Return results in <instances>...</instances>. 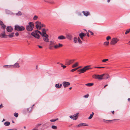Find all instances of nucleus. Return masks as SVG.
I'll return each instance as SVG.
<instances>
[{
    "instance_id": "f257e3e1",
    "label": "nucleus",
    "mask_w": 130,
    "mask_h": 130,
    "mask_svg": "<svg viewBox=\"0 0 130 130\" xmlns=\"http://www.w3.org/2000/svg\"><path fill=\"white\" fill-rule=\"evenodd\" d=\"M34 27V25L32 22H29L28 23V25L26 26V29L28 31H32Z\"/></svg>"
},
{
    "instance_id": "a19ab883",
    "label": "nucleus",
    "mask_w": 130,
    "mask_h": 130,
    "mask_svg": "<svg viewBox=\"0 0 130 130\" xmlns=\"http://www.w3.org/2000/svg\"><path fill=\"white\" fill-rule=\"evenodd\" d=\"M36 31H37V32L38 33V34L39 33L42 36H43V35H42V32H41L40 31H38V30H36Z\"/></svg>"
},
{
    "instance_id": "79ce46f5",
    "label": "nucleus",
    "mask_w": 130,
    "mask_h": 130,
    "mask_svg": "<svg viewBox=\"0 0 130 130\" xmlns=\"http://www.w3.org/2000/svg\"><path fill=\"white\" fill-rule=\"evenodd\" d=\"M60 64L61 65V66L63 67V69H64L66 67V66H65L63 65L62 63H60Z\"/></svg>"
},
{
    "instance_id": "f03ea898",
    "label": "nucleus",
    "mask_w": 130,
    "mask_h": 130,
    "mask_svg": "<svg viewBox=\"0 0 130 130\" xmlns=\"http://www.w3.org/2000/svg\"><path fill=\"white\" fill-rule=\"evenodd\" d=\"M14 29L17 31H22L25 29V28L23 26H20L19 25H16L14 26Z\"/></svg>"
},
{
    "instance_id": "ddd939ff",
    "label": "nucleus",
    "mask_w": 130,
    "mask_h": 130,
    "mask_svg": "<svg viewBox=\"0 0 130 130\" xmlns=\"http://www.w3.org/2000/svg\"><path fill=\"white\" fill-rule=\"evenodd\" d=\"M103 79H107L110 77L109 75L107 74H103Z\"/></svg>"
},
{
    "instance_id": "dca6fc26",
    "label": "nucleus",
    "mask_w": 130,
    "mask_h": 130,
    "mask_svg": "<svg viewBox=\"0 0 130 130\" xmlns=\"http://www.w3.org/2000/svg\"><path fill=\"white\" fill-rule=\"evenodd\" d=\"M82 12L83 13L84 15L86 17L88 16L89 15H90V12L89 11H83Z\"/></svg>"
},
{
    "instance_id": "412c9836",
    "label": "nucleus",
    "mask_w": 130,
    "mask_h": 130,
    "mask_svg": "<svg viewBox=\"0 0 130 130\" xmlns=\"http://www.w3.org/2000/svg\"><path fill=\"white\" fill-rule=\"evenodd\" d=\"M73 63L72 60H71L66 61V64L69 65Z\"/></svg>"
},
{
    "instance_id": "4be33fe9",
    "label": "nucleus",
    "mask_w": 130,
    "mask_h": 130,
    "mask_svg": "<svg viewBox=\"0 0 130 130\" xmlns=\"http://www.w3.org/2000/svg\"><path fill=\"white\" fill-rule=\"evenodd\" d=\"M55 43H56V42L54 41H50V44L49 45L53 46L55 44Z\"/></svg>"
},
{
    "instance_id": "aec40b11",
    "label": "nucleus",
    "mask_w": 130,
    "mask_h": 130,
    "mask_svg": "<svg viewBox=\"0 0 130 130\" xmlns=\"http://www.w3.org/2000/svg\"><path fill=\"white\" fill-rule=\"evenodd\" d=\"M88 125L86 123H82L79 124L77 126L78 127H79L81 126H87Z\"/></svg>"
},
{
    "instance_id": "393cba45",
    "label": "nucleus",
    "mask_w": 130,
    "mask_h": 130,
    "mask_svg": "<svg viewBox=\"0 0 130 130\" xmlns=\"http://www.w3.org/2000/svg\"><path fill=\"white\" fill-rule=\"evenodd\" d=\"M6 36L5 34L1 33L0 34V37L2 38H5V37Z\"/></svg>"
},
{
    "instance_id": "6e6552de",
    "label": "nucleus",
    "mask_w": 130,
    "mask_h": 130,
    "mask_svg": "<svg viewBox=\"0 0 130 130\" xmlns=\"http://www.w3.org/2000/svg\"><path fill=\"white\" fill-rule=\"evenodd\" d=\"M44 36H42L43 37V39L44 41L46 42H48L49 41L48 39V36L47 34H45L44 35Z\"/></svg>"
},
{
    "instance_id": "5701e85b",
    "label": "nucleus",
    "mask_w": 130,
    "mask_h": 130,
    "mask_svg": "<svg viewBox=\"0 0 130 130\" xmlns=\"http://www.w3.org/2000/svg\"><path fill=\"white\" fill-rule=\"evenodd\" d=\"M34 105H33L32 107H29V108H28L27 109V110L28 112H30L32 110V107L33 106H34Z\"/></svg>"
},
{
    "instance_id": "c85d7f7f",
    "label": "nucleus",
    "mask_w": 130,
    "mask_h": 130,
    "mask_svg": "<svg viewBox=\"0 0 130 130\" xmlns=\"http://www.w3.org/2000/svg\"><path fill=\"white\" fill-rule=\"evenodd\" d=\"M14 32H12L11 33V34H9L8 36L10 38H12L14 36Z\"/></svg>"
},
{
    "instance_id": "a878e982",
    "label": "nucleus",
    "mask_w": 130,
    "mask_h": 130,
    "mask_svg": "<svg viewBox=\"0 0 130 130\" xmlns=\"http://www.w3.org/2000/svg\"><path fill=\"white\" fill-rule=\"evenodd\" d=\"M80 38L78 37L77 38L79 44H81L82 43V42L80 39Z\"/></svg>"
},
{
    "instance_id": "423d86ee",
    "label": "nucleus",
    "mask_w": 130,
    "mask_h": 130,
    "mask_svg": "<svg viewBox=\"0 0 130 130\" xmlns=\"http://www.w3.org/2000/svg\"><path fill=\"white\" fill-rule=\"evenodd\" d=\"M90 65L86 66L85 67L83 68L80 69V71H81L82 72L84 73L87 70L91 69V68H90Z\"/></svg>"
},
{
    "instance_id": "58836bf2",
    "label": "nucleus",
    "mask_w": 130,
    "mask_h": 130,
    "mask_svg": "<svg viewBox=\"0 0 130 130\" xmlns=\"http://www.w3.org/2000/svg\"><path fill=\"white\" fill-rule=\"evenodd\" d=\"M14 116L16 117H17L18 116V113H14Z\"/></svg>"
},
{
    "instance_id": "9d476101",
    "label": "nucleus",
    "mask_w": 130,
    "mask_h": 130,
    "mask_svg": "<svg viewBox=\"0 0 130 130\" xmlns=\"http://www.w3.org/2000/svg\"><path fill=\"white\" fill-rule=\"evenodd\" d=\"M70 84V83L64 81L62 83V85L64 88L67 87Z\"/></svg>"
},
{
    "instance_id": "09e8293b",
    "label": "nucleus",
    "mask_w": 130,
    "mask_h": 130,
    "mask_svg": "<svg viewBox=\"0 0 130 130\" xmlns=\"http://www.w3.org/2000/svg\"><path fill=\"white\" fill-rule=\"evenodd\" d=\"M108 59H103L102 60V61L103 62H105L108 60Z\"/></svg>"
},
{
    "instance_id": "4468645a",
    "label": "nucleus",
    "mask_w": 130,
    "mask_h": 130,
    "mask_svg": "<svg viewBox=\"0 0 130 130\" xmlns=\"http://www.w3.org/2000/svg\"><path fill=\"white\" fill-rule=\"evenodd\" d=\"M63 46V45L60 43H59L58 44H56L54 46L55 48L56 49L58 48L61 47Z\"/></svg>"
},
{
    "instance_id": "7c9ffc66",
    "label": "nucleus",
    "mask_w": 130,
    "mask_h": 130,
    "mask_svg": "<svg viewBox=\"0 0 130 130\" xmlns=\"http://www.w3.org/2000/svg\"><path fill=\"white\" fill-rule=\"evenodd\" d=\"M15 15L17 16H21L22 15V13L21 11H19L18 13H16Z\"/></svg>"
},
{
    "instance_id": "774afa93",
    "label": "nucleus",
    "mask_w": 130,
    "mask_h": 130,
    "mask_svg": "<svg viewBox=\"0 0 130 130\" xmlns=\"http://www.w3.org/2000/svg\"><path fill=\"white\" fill-rule=\"evenodd\" d=\"M128 100L129 101H130V98H128Z\"/></svg>"
},
{
    "instance_id": "3c124183",
    "label": "nucleus",
    "mask_w": 130,
    "mask_h": 130,
    "mask_svg": "<svg viewBox=\"0 0 130 130\" xmlns=\"http://www.w3.org/2000/svg\"><path fill=\"white\" fill-rule=\"evenodd\" d=\"M111 38L110 36H108L106 38V39L107 40H109Z\"/></svg>"
},
{
    "instance_id": "49530a36",
    "label": "nucleus",
    "mask_w": 130,
    "mask_h": 130,
    "mask_svg": "<svg viewBox=\"0 0 130 130\" xmlns=\"http://www.w3.org/2000/svg\"><path fill=\"white\" fill-rule=\"evenodd\" d=\"M129 32V31L128 30V29H127L125 32V35L127 34Z\"/></svg>"
},
{
    "instance_id": "2eb2a0df",
    "label": "nucleus",
    "mask_w": 130,
    "mask_h": 130,
    "mask_svg": "<svg viewBox=\"0 0 130 130\" xmlns=\"http://www.w3.org/2000/svg\"><path fill=\"white\" fill-rule=\"evenodd\" d=\"M6 29L8 32H10L12 31L13 28L11 26H8L6 28Z\"/></svg>"
},
{
    "instance_id": "37998d69",
    "label": "nucleus",
    "mask_w": 130,
    "mask_h": 130,
    "mask_svg": "<svg viewBox=\"0 0 130 130\" xmlns=\"http://www.w3.org/2000/svg\"><path fill=\"white\" fill-rule=\"evenodd\" d=\"M78 69V68H76L74 69H72L71 70V71L73 72H74V71H75V70H77V69Z\"/></svg>"
},
{
    "instance_id": "69168bd1",
    "label": "nucleus",
    "mask_w": 130,
    "mask_h": 130,
    "mask_svg": "<svg viewBox=\"0 0 130 130\" xmlns=\"http://www.w3.org/2000/svg\"><path fill=\"white\" fill-rule=\"evenodd\" d=\"M108 86V85L107 84L106 85H105L104 87V88H105L106 86Z\"/></svg>"
},
{
    "instance_id": "c03bdc74",
    "label": "nucleus",
    "mask_w": 130,
    "mask_h": 130,
    "mask_svg": "<svg viewBox=\"0 0 130 130\" xmlns=\"http://www.w3.org/2000/svg\"><path fill=\"white\" fill-rule=\"evenodd\" d=\"M2 28H3L4 30H5V28H6V26L5 25H4V24H3V25H2Z\"/></svg>"
},
{
    "instance_id": "864d4df0",
    "label": "nucleus",
    "mask_w": 130,
    "mask_h": 130,
    "mask_svg": "<svg viewBox=\"0 0 130 130\" xmlns=\"http://www.w3.org/2000/svg\"><path fill=\"white\" fill-rule=\"evenodd\" d=\"M89 96V95L88 94H87L84 96V97L85 98H88Z\"/></svg>"
},
{
    "instance_id": "5fc2aeb1",
    "label": "nucleus",
    "mask_w": 130,
    "mask_h": 130,
    "mask_svg": "<svg viewBox=\"0 0 130 130\" xmlns=\"http://www.w3.org/2000/svg\"><path fill=\"white\" fill-rule=\"evenodd\" d=\"M4 24L3 22L1 21H0V25H2Z\"/></svg>"
},
{
    "instance_id": "72a5a7b5",
    "label": "nucleus",
    "mask_w": 130,
    "mask_h": 130,
    "mask_svg": "<svg viewBox=\"0 0 130 130\" xmlns=\"http://www.w3.org/2000/svg\"><path fill=\"white\" fill-rule=\"evenodd\" d=\"M116 120V119H113V120H106L105 119H104L103 121L104 122H107V121L110 122V121H112L115 120Z\"/></svg>"
},
{
    "instance_id": "1a4fd4ad",
    "label": "nucleus",
    "mask_w": 130,
    "mask_h": 130,
    "mask_svg": "<svg viewBox=\"0 0 130 130\" xmlns=\"http://www.w3.org/2000/svg\"><path fill=\"white\" fill-rule=\"evenodd\" d=\"M78 113L75 114L73 116H70L69 117L70 118L76 120L78 117Z\"/></svg>"
},
{
    "instance_id": "8fccbe9b",
    "label": "nucleus",
    "mask_w": 130,
    "mask_h": 130,
    "mask_svg": "<svg viewBox=\"0 0 130 130\" xmlns=\"http://www.w3.org/2000/svg\"><path fill=\"white\" fill-rule=\"evenodd\" d=\"M53 46L50 45H49V48L50 50H52L53 49Z\"/></svg>"
},
{
    "instance_id": "e433bc0d",
    "label": "nucleus",
    "mask_w": 130,
    "mask_h": 130,
    "mask_svg": "<svg viewBox=\"0 0 130 130\" xmlns=\"http://www.w3.org/2000/svg\"><path fill=\"white\" fill-rule=\"evenodd\" d=\"M52 128L54 129H56L57 128V127L55 125H52Z\"/></svg>"
},
{
    "instance_id": "cd10ccee",
    "label": "nucleus",
    "mask_w": 130,
    "mask_h": 130,
    "mask_svg": "<svg viewBox=\"0 0 130 130\" xmlns=\"http://www.w3.org/2000/svg\"><path fill=\"white\" fill-rule=\"evenodd\" d=\"M10 124V123L9 122L6 121L5 122L4 125L6 126H9Z\"/></svg>"
},
{
    "instance_id": "39448f33",
    "label": "nucleus",
    "mask_w": 130,
    "mask_h": 130,
    "mask_svg": "<svg viewBox=\"0 0 130 130\" xmlns=\"http://www.w3.org/2000/svg\"><path fill=\"white\" fill-rule=\"evenodd\" d=\"M31 35L32 36L37 39H39L40 37L39 35V34H38L36 30L32 32L31 33Z\"/></svg>"
},
{
    "instance_id": "473e14b6",
    "label": "nucleus",
    "mask_w": 130,
    "mask_h": 130,
    "mask_svg": "<svg viewBox=\"0 0 130 130\" xmlns=\"http://www.w3.org/2000/svg\"><path fill=\"white\" fill-rule=\"evenodd\" d=\"M94 113L93 112H92V113L90 114V116L88 117V119H90L92 118L93 115H94Z\"/></svg>"
},
{
    "instance_id": "a18cd8bd",
    "label": "nucleus",
    "mask_w": 130,
    "mask_h": 130,
    "mask_svg": "<svg viewBox=\"0 0 130 130\" xmlns=\"http://www.w3.org/2000/svg\"><path fill=\"white\" fill-rule=\"evenodd\" d=\"M109 43V42H105L104 43V44L106 45H108Z\"/></svg>"
},
{
    "instance_id": "bb28decb",
    "label": "nucleus",
    "mask_w": 130,
    "mask_h": 130,
    "mask_svg": "<svg viewBox=\"0 0 130 130\" xmlns=\"http://www.w3.org/2000/svg\"><path fill=\"white\" fill-rule=\"evenodd\" d=\"M14 66V67H16V68H19L20 67V66L19 64L18 63H15Z\"/></svg>"
},
{
    "instance_id": "603ef678",
    "label": "nucleus",
    "mask_w": 130,
    "mask_h": 130,
    "mask_svg": "<svg viewBox=\"0 0 130 130\" xmlns=\"http://www.w3.org/2000/svg\"><path fill=\"white\" fill-rule=\"evenodd\" d=\"M104 68L105 67H95V68Z\"/></svg>"
},
{
    "instance_id": "de8ad7c7",
    "label": "nucleus",
    "mask_w": 130,
    "mask_h": 130,
    "mask_svg": "<svg viewBox=\"0 0 130 130\" xmlns=\"http://www.w3.org/2000/svg\"><path fill=\"white\" fill-rule=\"evenodd\" d=\"M88 32H89L90 34L91 35H94V34L93 32L92 31L90 30H88Z\"/></svg>"
},
{
    "instance_id": "13d9d810",
    "label": "nucleus",
    "mask_w": 130,
    "mask_h": 130,
    "mask_svg": "<svg viewBox=\"0 0 130 130\" xmlns=\"http://www.w3.org/2000/svg\"><path fill=\"white\" fill-rule=\"evenodd\" d=\"M86 34H87V36L88 37H89V33L88 32H87Z\"/></svg>"
},
{
    "instance_id": "f704fd0d",
    "label": "nucleus",
    "mask_w": 130,
    "mask_h": 130,
    "mask_svg": "<svg viewBox=\"0 0 130 130\" xmlns=\"http://www.w3.org/2000/svg\"><path fill=\"white\" fill-rule=\"evenodd\" d=\"M78 66V63L76 62L72 66V67L73 68H74L75 67L77 66Z\"/></svg>"
},
{
    "instance_id": "ea45409f",
    "label": "nucleus",
    "mask_w": 130,
    "mask_h": 130,
    "mask_svg": "<svg viewBox=\"0 0 130 130\" xmlns=\"http://www.w3.org/2000/svg\"><path fill=\"white\" fill-rule=\"evenodd\" d=\"M38 18V16L35 15L34 16L33 18V19L35 20H36Z\"/></svg>"
},
{
    "instance_id": "680f3d73",
    "label": "nucleus",
    "mask_w": 130,
    "mask_h": 130,
    "mask_svg": "<svg viewBox=\"0 0 130 130\" xmlns=\"http://www.w3.org/2000/svg\"><path fill=\"white\" fill-rule=\"evenodd\" d=\"M2 34H5V30H4V31H3L2 32Z\"/></svg>"
},
{
    "instance_id": "7ed1b4c3",
    "label": "nucleus",
    "mask_w": 130,
    "mask_h": 130,
    "mask_svg": "<svg viewBox=\"0 0 130 130\" xmlns=\"http://www.w3.org/2000/svg\"><path fill=\"white\" fill-rule=\"evenodd\" d=\"M36 24L37 28L39 30L41 29L42 27L45 26V25L44 24H41L40 22L38 21L36 22Z\"/></svg>"
},
{
    "instance_id": "c756f323",
    "label": "nucleus",
    "mask_w": 130,
    "mask_h": 130,
    "mask_svg": "<svg viewBox=\"0 0 130 130\" xmlns=\"http://www.w3.org/2000/svg\"><path fill=\"white\" fill-rule=\"evenodd\" d=\"M77 38L76 37H75L73 38V42L75 43H77Z\"/></svg>"
},
{
    "instance_id": "c9c22d12",
    "label": "nucleus",
    "mask_w": 130,
    "mask_h": 130,
    "mask_svg": "<svg viewBox=\"0 0 130 130\" xmlns=\"http://www.w3.org/2000/svg\"><path fill=\"white\" fill-rule=\"evenodd\" d=\"M77 15L78 16H81L82 15V14L81 12H78L76 13Z\"/></svg>"
},
{
    "instance_id": "a211bd4d",
    "label": "nucleus",
    "mask_w": 130,
    "mask_h": 130,
    "mask_svg": "<svg viewBox=\"0 0 130 130\" xmlns=\"http://www.w3.org/2000/svg\"><path fill=\"white\" fill-rule=\"evenodd\" d=\"M58 38L59 40H63L66 39V38L63 35H61L58 37Z\"/></svg>"
},
{
    "instance_id": "20e7f679",
    "label": "nucleus",
    "mask_w": 130,
    "mask_h": 130,
    "mask_svg": "<svg viewBox=\"0 0 130 130\" xmlns=\"http://www.w3.org/2000/svg\"><path fill=\"white\" fill-rule=\"evenodd\" d=\"M104 74H102L101 75L94 74L93 75L92 77L95 79H98L99 80H102L103 79V75Z\"/></svg>"
},
{
    "instance_id": "338daca9",
    "label": "nucleus",
    "mask_w": 130,
    "mask_h": 130,
    "mask_svg": "<svg viewBox=\"0 0 130 130\" xmlns=\"http://www.w3.org/2000/svg\"><path fill=\"white\" fill-rule=\"evenodd\" d=\"M5 121V120L4 119H3V121H2V122Z\"/></svg>"
},
{
    "instance_id": "b1692460",
    "label": "nucleus",
    "mask_w": 130,
    "mask_h": 130,
    "mask_svg": "<svg viewBox=\"0 0 130 130\" xmlns=\"http://www.w3.org/2000/svg\"><path fill=\"white\" fill-rule=\"evenodd\" d=\"M42 34L43 35V36H44V35L47 34L46 33L45 30L44 28H43L42 29Z\"/></svg>"
},
{
    "instance_id": "f3484780",
    "label": "nucleus",
    "mask_w": 130,
    "mask_h": 130,
    "mask_svg": "<svg viewBox=\"0 0 130 130\" xmlns=\"http://www.w3.org/2000/svg\"><path fill=\"white\" fill-rule=\"evenodd\" d=\"M4 68H13L14 66L12 65H4L3 66Z\"/></svg>"
},
{
    "instance_id": "9b49d317",
    "label": "nucleus",
    "mask_w": 130,
    "mask_h": 130,
    "mask_svg": "<svg viewBox=\"0 0 130 130\" xmlns=\"http://www.w3.org/2000/svg\"><path fill=\"white\" fill-rule=\"evenodd\" d=\"M86 34H85L83 32H82L79 34V37L81 38V39L83 40H84V37L85 36H86Z\"/></svg>"
},
{
    "instance_id": "6e6d98bb",
    "label": "nucleus",
    "mask_w": 130,
    "mask_h": 130,
    "mask_svg": "<svg viewBox=\"0 0 130 130\" xmlns=\"http://www.w3.org/2000/svg\"><path fill=\"white\" fill-rule=\"evenodd\" d=\"M15 35L16 36H18L19 35V34L18 32H17L15 33Z\"/></svg>"
},
{
    "instance_id": "4d7b16f0",
    "label": "nucleus",
    "mask_w": 130,
    "mask_h": 130,
    "mask_svg": "<svg viewBox=\"0 0 130 130\" xmlns=\"http://www.w3.org/2000/svg\"><path fill=\"white\" fill-rule=\"evenodd\" d=\"M77 71L79 72V74H81V73H83V72H82L80 71V69L78 70Z\"/></svg>"
},
{
    "instance_id": "4c0bfd02",
    "label": "nucleus",
    "mask_w": 130,
    "mask_h": 130,
    "mask_svg": "<svg viewBox=\"0 0 130 130\" xmlns=\"http://www.w3.org/2000/svg\"><path fill=\"white\" fill-rule=\"evenodd\" d=\"M58 119L57 118V119H52L51 120H50V121H51V122H54L56 121Z\"/></svg>"
},
{
    "instance_id": "e2e57ef3",
    "label": "nucleus",
    "mask_w": 130,
    "mask_h": 130,
    "mask_svg": "<svg viewBox=\"0 0 130 130\" xmlns=\"http://www.w3.org/2000/svg\"><path fill=\"white\" fill-rule=\"evenodd\" d=\"M31 130H38L36 128H33Z\"/></svg>"
},
{
    "instance_id": "f8f14e48",
    "label": "nucleus",
    "mask_w": 130,
    "mask_h": 130,
    "mask_svg": "<svg viewBox=\"0 0 130 130\" xmlns=\"http://www.w3.org/2000/svg\"><path fill=\"white\" fill-rule=\"evenodd\" d=\"M67 38L70 40H71L73 38V36L71 34H68L66 35Z\"/></svg>"
},
{
    "instance_id": "6ab92c4d",
    "label": "nucleus",
    "mask_w": 130,
    "mask_h": 130,
    "mask_svg": "<svg viewBox=\"0 0 130 130\" xmlns=\"http://www.w3.org/2000/svg\"><path fill=\"white\" fill-rule=\"evenodd\" d=\"M62 84H56L55 85V86L57 88H60L62 86Z\"/></svg>"
},
{
    "instance_id": "bf43d9fd",
    "label": "nucleus",
    "mask_w": 130,
    "mask_h": 130,
    "mask_svg": "<svg viewBox=\"0 0 130 130\" xmlns=\"http://www.w3.org/2000/svg\"><path fill=\"white\" fill-rule=\"evenodd\" d=\"M3 107V106L2 105V104L1 105H0V108H2Z\"/></svg>"
},
{
    "instance_id": "2f4dec72",
    "label": "nucleus",
    "mask_w": 130,
    "mask_h": 130,
    "mask_svg": "<svg viewBox=\"0 0 130 130\" xmlns=\"http://www.w3.org/2000/svg\"><path fill=\"white\" fill-rule=\"evenodd\" d=\"M93 85V83H89L88 84H86L85 85L86 86H92Z\"/></svg>"
},
{
    "instance_id": "0eeeda50",
    "label": "nucleus",
    "mask_w": 130,
    "mask_h": 130,
    "mask_svg": "<svg viewBox=\"0 0 130 130\" xmlns=\"http://www.w3.org/2000/svg\"><path fill=\"white\" fill-rule=\"evenodd\" d=\"M119 41V39L115 38H113L110 42V44L112 45H114L116 44Z\"/></svg>"
},
{
    "instance_id": "0e129e2a",
    "label": "nucleus",
    "mask_w": 130,
    "mask_h": 130,
    "mask_svg": "<svg viewBox=\"0 0 130 130\" xmlns=\"http://www.w3.org/2000/svg\"><path fill=\"white\" fill-rule=\"evenodd\" d=\"M111 112L112 113H113V114H114V111H112Z\"/></svg>"
},
{
    "instance_id": "052dcab7",
    "label": "nucleus",
    "mask_w": 130,
    "mask_h": 130,
    "mask_svg": "<svg viewBox=\"0 0 130 130\" xmlns=\"http://www.w3.org/2000/svg\"><path fill=\"white\" fill-rule=\"evenodd\" d=\"M38 46L39 48H42V47L41 46L38 45Z\"/></svg>"
}]
</instances>
